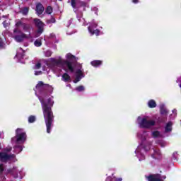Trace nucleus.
Instances as JSON below:
<instances>
[{
    "mask_svg": "<svg viewBox=\"0 0 181 181\" xmlns=\"http://www.w3.org/2000/svg\"><path fill=\"white\" fill-rule=\"evenodd\" d=\"M35 94L38 92L40 95H37L40 100L42 108L43 115L45 118V125L47 127V134H50L52 127H53V122H54V116L52 111V107L54 101L52 98L45 100V98L49 97L53 93V87L49 84H45L43 81H39L35 86Z\"/></svg>",
    "mask_w": 181,
    "mask_h": 181,
    "instance_id": "1",
    "label": "nucleus"
},
{
    "mask_svg": "<svg viewBox=\"0 0 181 181\" xmlns=\"http://www.w3.org/2000/svg\"><path fill=\"white\" fill-rule=\"evenodd\" d=\"M66 60L64 61V70L66 71L62 76V81H64L65 83H70L71 81V78L70 77V75H69V71L70 73H74V68L73 67V63H76L77 60H78V58H76V56H74L71 53H69L66 56Z\"/></svg>",
    "mask_w": 181,
    "mask_h": 181,
    "instance_id": "2",
    "label": "nucleus"
},
{
    "mask_svg": "<svg viewBox=\"0 0 181 181\" xmlns=\"http://www.w3.org/2000/svg\"><path fill=\"white\" fill-rule=\"evenodd\" d=\"M139 128H151V127L155 126V124H156V122L155 120H148L146 118H141V117H139L137 118Z\"/></svg>",
    "mask_w": 181,
    "mask_h": 181,
    "instance_id": "3",
    "label": "nucleus"
},
{
    "mask_svg": "<svg viewBox=\"0 0 181 181\" xmlns=\"http://www.w3.org/2000/svg\"><path fill=\"white\" fill-rule=\"evenodd\" d=\"M14 33V39L16 42L21 43V42H23L25 39H28L29 36L26 35V34L23 33L21 30L16 28L13 30Z\"/></svg>",
    "mask_w": 181,
    "mask_h": 181,
    "instance_id": "4",
    "label": "nucleus"
},
{
    "mask_svg": "<svg viewBox=\"0 0 181 181\" xmlns=\"http://www.w3.org/2000/svg\"><path fill=\"white\" fill-rule=\"evenodd\" d=\"M33 22L35 26L37 28V30L36 32L35 37H39L41 33H43V30H45V23L40 21L39 18H34Z\"/></svg>",
    "mask_w": 181,
    "mask_h": 181,
    "instance_id": "5",
    "label": "nucleus"
},
{
    "mask_svg": "<svg viewBox=\"0 0 181 181\" xmlns=\"http://www.w3.org/2000/svg\"><path fill=\"white\" fill-rule=\"evenodd\" d=\"M16 28H19V26H22L23 30H24V32H29V30H30V24L25 23L21 21H18L16 23Z\"/></svg>",
    "mask_w": 181,
    "mask_h": 181,
    "instance_id": "6",
    "label": "nucleus"
},
{
    "mask_svg": "<svg viewBox=\"0 0 181 181\" xmlns=\"http://www.w3.org/2000/svg\"><path fill=\"white\" fill-rule=\"evenodd\" d=\"M13 158H15V154L8 155L6 153H0V160L1 162H6V160H9V159Z\"/></svg>",
    "mask_w": 181,
    "mask_h": 181,
    "instance_id": "7",
    "label": "nucleus"
},
{
    "mask_svg": "<svg viewBox=\"0 0 181 181\" xmlns=\"http://www.w3.org/2000/svg\"><path fill=\"white\" fill-rule=\"evenodd\" d=\"M163 179H166V177H161L159 174L149 175L148 177V181H163Z\"/></svg>",
    "mask_w": 181,
    "mask_h": 181,
    "instance_id": "8",
    "label": "nucleus"
},
{
    "mask_svg": "<svg viewBox=\"0 0 181 181\" xmlns=\"http://www.w3.org/2000/svg\"><path fill=\"white\" fill-rule=\"evenodd\" d=\"M87 3L81 1L80 0H74V6H72L74 9H80V8H86Z\"/></svg>",
    "mask_w": 181,
    "mask_h": 181,
    "instance_id": "9",
    "label": "nucleus"
},
{
    "mask_svg": "<svg viewBox=\"0 0 181 181\" xmlns=\"http://www.w3.org/2000/svg\"><path fill=\"white\" fill-rule=\"evenodd\" d=\"M35 11L37 15L40 16L45 12V7L43 6V4L41 3H37L36 4V8Z\"/></svg>",
    "mask_w": 181,
    "mask_h": 181,
    "instance_id": "10",
    "label": "nucleus"
},
{
    "mask_svg": "<svg viewBox=\"0 0 181 181\" xmlns=\"http://www.w3.org/2000/svg\"><path fill=\"white\" fill-rule=\"evenodd\" d=\"M154 153L151 155L153 159H162V153H160V150L158 148L153 149Z\"/></svg>",
    "mask_w": 181,
    "mask_h": 181,
    "instance_id": "11",
    "label": "nucleus"
},
{
    "mask_svg": "<svg viewBox=\"0 0 181 181\" xmlns=\"http://www.w3.org/2000/svg\"><path fill=\"white\" fill-rule=\"evenodd\" d=\"M16 136H26V132L23 129L18 128L16 130Z\"/></svg>",
    "mask_w": 181,
    "mask_h": 181,
    "instance_id": "12",
    "label": "nucleus"
},
{
    "mask_svg": "<svg viewBox=\"0 0 181 181\" xmlns=\"http://www.w3.org/2000/svg\"><path fill=\"white\" fill-rule=\"evenodd\" d=\"M79 69H78L76 71V74H78V76H76L77 80H74V83H78V81H80V74H81V73H83V71H81V65H79Z\"/></svg>",
    "mask_w": 181,
    "mask_h": 181,
    "instance_id": "13",
    "label": "nucleus"
},
{
    "mask_svg": "<svg viewBox=\"0 0 181 181\" xmlns=\"http://www.w3.org/2000/svg\"><path fill=\"white\" fill-rule=\"evenodd\" d=\"M172 125H173L172 122H168L166 124L165 127V132L166 134H168L169 132H172Z\"/></svg>",
    "mask_w": 181,
    "mask_h": 181,
    "instance_id": "14",
    "label": "nucleus"
},
{
    "mask_svg": "<svg viewBox=\"0 0 181 181\" xmlns=\"http://www.w3.org/2000/svg\"><path fill=\"white\" fill-rule=\"evenodd\" d=\"M91 66H93V67H100L101 64H103V61L100 60H95L92 61L90 62Z\"/></svg>",
    "mask_w": 181,
    "mask_h": 181,
    "instance_id": "15",
    "label": "nucleus"
},
{
    "mask_svg": "<svg viewBox=\"0 0 181 181\" xmlns=\"http://www.w3.org/2000/svg\"><path fill=\"white\" fill-rule=\"evenodd\" d=\"M20 50H21V52H17L16 57H18L20 60L23 59L25 57V51L22 49V48H20Z\"/></svg>",
    "mask_w": 181,
    "mask_h": 181,
    "instance_id": "16",
    "label": "nucleus"
},
{
    "mask_svg": "<svg viewBox=\"0 0 181 181\" xmlns=\"http://www.w3.org/2000/svg\"><path fill=\"white\" fill-rule=\"evenodd\" d=\"M160 111L162 115H165L166 114H168V110H166L165 105H161L160 106Z\"/></svg>",
    "mask_w": 181,
    "mask_h": 181,
    "instance_id": "17",
    "label": "nucleus"
},
{
    "mask_svg": "<svg viewBox=\"0 0 181 181\" xmlns=\"http://www.w3.org/2000/svg\"><path fill=\"white\" fill-rule=\"evenodd\" d=\"M97 26H98V24L93 23L92 24H90V25L88 27V32H92L93 30H94V29H95V28H97Z\"/></svg>",
    "mask_w": 181,
    "mask_h": 181,
    "instance_id": "18",
    "label": "nucleus"
},
{
    "mask_svg": "<svg viewBox=\"0 0 181 181\" xmlns=\"http://www.w3.org/2000/svg\"><path fill=\"white\" fill-rule=\"evenodd\" d=\"M148 106L149 108H155L156 107V102L153 100H150L148 103Z\"/></svg>",
    "mask_w": 181,
    "mask_h": 181,
    "instance_id": "19",
    "label": "nucleus"
},
{
    "mask_svg": "<svg viewBox=\"0 0 181 181\" xmlns=\"http://www.w3.org/2000/svg\"><path fill=\"white\" fill-rule=\"evenodd\" d=\"M35 121H36V116L30 115L28 117V122H29V124H33V122H35Z\"/></svg>",
    "mask_w": 181,
    "mask_h": 181,
    "instance_id": "20",
    "label": "nucleus"
},
{
    "mask_svg": "<svg viewBox=\"0 0 181 181\" xmlns=\"http://www.w3.org/2000/svg\"><path fill=\"white\" fill-rule=\"evenodd\" d=\"M22 150H23V148H22V146H16L14 147V152L16 153H20V152H22Z\"/></svg>",
    "mask_w": 181,
    "mask_h": 181,
    "instance_id": "21",
    "label": "nucleus"
},
{
    "mask_svg": "<svg viewBox=\"0 0 181 181\" xmlns=\"http://www.w3.org/2000/svg\"><path fill=\"white\" fill-rule=\"evenodd\" d=\"M53 12V8L52 6H48L45 10V13L47 15H50Z\"/></svg>",
    "mask_w": 181,
    "mask_h": 181,
    "instance_id": "22",
    "label": "nucleus"
},
{
    "mask_svg": "<svg viewBox=\"0 0 181 181\" xmlns=\"http://www.w3.org/2000/svg\"><path fill=\"white\" fill-rule=\"evenodd\" d=\"M35 46H36V47H40V46H42V40L40 39H37L34 42Z\"/></svg>",
    "mask_w": 181,
    "mask_h": 181,
    "instance_id": "23",
    "label": "nucleus"
},
{
    "mask_svg": "<svg viewBox=\"0 0 181 181\" xmlns=\"http://www.w3.org/2000/svg\"><path fill=\"white\" fill-rule=\"evenodd\" d=\"M16 144H23V142H25V137H18L16 139Z\"/></svg>",
    "mask_w": 181,
    "mask_h": 181,
    "instance_id": "24",
    "label": "nucleus"
},
{
    "mask_svg": "<svg viewBox=\"0 0 181 181\" xmlns=\"http://www.w3.org/2000/svg\"><path fill=\"white\" fill-rule=\"evenodd\" d=\"M46 22L48 25H49V23H56V18H54L53 16H51V18L47 20Z\"/></svg>",
    "mask_w": 181,
    "mask_h": 181,
    "instance_id": "25",
    "label": "nucleus"
},
{
    "mask_svg": "<svg viewBox=\"0 0 181 181\" xmlns=\"http://www.w3.org/2000/svg\"><path fill=\"white\" fill-rule=\"evenodd\" d=\"M21 13L23 15H28L29 13V8L28 7H25L21 10Z\"/></svg>",
    "mask_w": 181,
    "mask_h": 181,
    "instance_id": "26",
    "label": "nucleus"
},
{
    "mask_svg": "<svg viewBox=\"0 0 181 181\" xmlns=\"http://www.w3.org/2000/svg\"><path fill=\"white\" fill-rule=\"evenodd\" d=\"M89 33H90V35H96V36H100V30L98 29H96L95 30H93Z\"/></svg>",
    "mask_w": 181,
    "mask_h": 181,
    "instance_id": "27",
    "label": "nucleus"
},
{
    "mask_svg": "<svg viewBox=\"0 0 181 181\" xmlns=\"http://www.w3.org/2000/svg\"><path fill=\"white\" fill-rule=\"evenodd\" d=\"M44 54L45 57H50V56H52V51L51 50L45 51Z\"/></svg>",
    "mask_w": 181,
    "mask_h": 181,
    "instance_id": "28",
    "label": "nucleus"
},
{
    "mask_svg": "<svg viewBox=\"0 0 181 181\" xmlns=\"http://www.w3.org/2000/svg\"><path fill=\"white\" fill-rule=\"evenodd\" d=\"M76 91H78V93H81V91H84L85 88L83 86H79L76 88Z\"/></svg>",
    "mask_w": 181,
    "mask_h": 181,
    "instance_id": "29",
    "label": "nucleus"
},
{
    "mask_svg": "<svg viewBox=\"0 0 181 181\" xmlns=\"http://www.w3.org/2000/svg\"><path fill=\"white\" fill-rule=\"evenodd\" d=\"M3 25L4 28H9V26H11V23L8 21H5L3 22Z\"/></svg>",
    "mask_w": 181,
    "mask_h": 181,
    "instance_id": "30",
    "label": "nucleus"
},
{
    "mask_svg": "<svg viewBox=\"0 0 181 181\" xmlns=\"http://www.w3.org/2000/svg\"><path fill=\"white\" fill-rule=\"evenodd\" d=\"M40 67H42V64H40V62H38L35 65L34 69H35V70H39V69H40Z\"/></svg>",
    "mask_w": 181,
    "mask_h": 181,
    "instance_id": "31",
    "label": "nucleus"
},
{
    "mask_svg": "<svg viewBox=\"0 0 181 181\" xmlns=\"http://www.w3.org/2000/svg\"><path fill=\"white\" fill-rule=\"evenodd\" d=\"M4 47H5V43L0 38V49H4Z\"/></svg>",
    "mask_w": 181,
    "mask_h": 181,
    "instance_id": "32",
    "label": "nucleus"
},
{
    "mask_svg": "<svg viewBox=\"0 0 181 181\" xmlns=\"http://www.w3.org/2000/svg\"><path fill=\"white\" fill-rule=\"evenodd\" d=\"M153 136H160L159 132L156 131V132H153Z\"/></svg>",
    "mask_w": 181,
    "mask_h": 181,
    "instance_id": "33",
    "label": "nucleus"
},
{
    "mask_svg": "<svg viewBox=\"0 0 181 181\" xmlns=\"http://www.w3.org/2000/svg\"><path fill=\"white\" fill-rule=\"evenodd\" d=\"M5 152H11L12 151V147L8 146L4 149Z\"/></svg>",
    "mask_w": 181,
    "mask_h": 181,
    "instance_id": "34",
    "label": "nucleus"
},
{
    "mask_svg": "<svg viewBox=\"0 0 181 181\" xmlns=\"http://www.w3.org/2000/svg\"><path fill=\"white\" fill-rule=\"evenodd\" d=\"M42 74V71H35V76H40Z\"/></svg>",
    "mask_w": 181,
    "mask_h": 181,
    "instance_id": "35",
    "label": "nucleus"
},
{
    "mask_svg": "<svg viewBox=\"0 0 181 181\" xmlns=\"http://www.w3.org/2000/svg\"><path fill=\"white\" fill-rule=\"evenodd\" d=\"M4 170V164H0V173H2Z\"/></svg>",
    "mask_w": 181,
    "mask_h": 181,
    "instance_id": "36",
    "label": "nucleus"
},
{
    "mask_svg": "<svg viewBox=\"0 0 181 181\" xmlns=\"http://www.w3.org/2000/svg\"><path fill=\"white\" fill-rule=\"evenodd\" d=\"M74 1L75 0H71V6H74ZM68 2H70V0H69Z\"/></svg>",
    "mask_w": 181,
    "mask_h": 181,
    "instance_id": "37",
    "label": "nucleus"
},
{
    "mask_svg": "<svg viewBox=\"0 0 181 181\" xmlns=\"http://www.w3.org/2000/svg\"><path fill=\"white\" fill-rule=\"evenodd\" d=\"M49 37H51L52 39H54V37H56V35L55 34H50Z\"/></svg>",
    "mask_w": 181,
    "mask_h": 181,
    "instance_id": "38",
    "label": "nucleus"
},
{
    "mask_svg": "<svg viewBox=\"0 0 181 181\" xmlns=\"http://www.w3.org/2000/svg\"><path fill=\"white\" fill-rule=\"evenodd\" d=\"M160 146L163 147V146H166V143H160Z\"/></svg>",
    "mask_w": 181,
    "mask_h": 181,
    "instance_id": "39",
    "label": "nucleus"
},
{
    "mask_svg": "<svg viewBox=\"0 0 181 181\" xmlns=\"http://www.w3.org/2000/svg\"><path fill=\"white\" fill-rule=\"evenodd\" d=\"M72 22H73V21L71 19L69 21V25H68V27H69L70 25H71Z\"/></svg>",
    "mask_w": 181,
    "mask_h": 181,
    "instance_id": "40",
    "label": "nucleus"
},
{
    "mask_svg": "<svg viewBox=\"0 0 181 181\" xmlns=\"http://www.w3.org/2000/svg\"><path fill=\"white\" fill-rule=\"evenodd\" d=\"M133 4H138L139 0H132Z\"/></svg>",
    "mask_w": 181,
    "mask_h": 181,
    "instance_id": "41",
    "label": "nucleus"
},
{
    "mask_svg": "<svg viewBox=\"0 0 181 181\" xmlns=\"http://www.w3.org/2000/svg\"><path fill=\"white\" fill-rule=\"evenodd\" d=\"M115 181H122V178H117L115 180Z\"/></svg>",
    "mask_w": 181,
    "mask_h": 181,
    "instance_id": "42",
    "label": "nucleus"
},
{
    "mask_svg": "<svg viewBox=\"0 0 181 181\" xmlns=\"http://www.w3.org/2000/svg\"><path fill=\"white\" fill-rule=\"evenodd\" d=\"M6 32H8V31H4V32L2 33V35H4V36H5V33H6Z\"/></svg>",
    "mask_w": 181,
    "mask_h": 181,
    "instance_id": "43",
    "label": "nucleus"
},
{
    "mask_svg": "<svg viewBox=\"0 0 181 181\" xmlns=\"http://www.w3.org/2000/svg\"><path fill=\"white\" fill-rule=\"evenodd\" d=\"M145 139H146L145 137H142L143 141H145Z\"/></svg>",
    "mask_w": 181,
    "mask_h": 181,
    "instance_id": "44",
    "label": "nucleus"
},
{
    "mask_svg": "<svg viewBox=\"0 0 181 181\" xmlns=\"http://www.w3.org/2000/svg\"><path fill=\"white\" fill-rule=\"evenodd\" d=\"M2 135H4V134L0 132V136H2Z\"/></svg>",
    "mask_w": 181,
    "mask_h": 181,
    "instance_id": "45",
    "label": "nucleus"
},
{
    "mask_svg": "<svg viewBox=\"0 0 181 181\" xmlns=\"http://www.w3.org/2000/svg\"><path fill=\"white\" fill-rule=\"evenodd\" d=\"M138 152H139V151L137 149V150L136 151V153H138Z\"/></svg>",
    "mask_w": 181,
    "mask_h": 181,
    "instance_id": "46",
    "label": "nucleus"
},
{
    "mask_svg": "<svg viewBox=\"0 0 181 181\" xmlns=\"http://www.w3.org/2000/svg\"><path fill=\"white\" fill-rule=\"evenodd\" d=\"M173 112H176V110H173Z\"/></svg>",
    "mask_w": 181,
    "mask_h": 181,
    "instance_id": "47",
    "label": "nucleus"
},
{
    "mask_svg": "<svg viewBox=\"0 0 181 181\" xmlns=\"http://www.w3.org/2000/svg\"><path fill=\"white\" fill-rule=\"evenodd\" d=\"M142 158H143L142 159H145V156H143Z\"/></svg>",
    "mask_w": 181,
    "mask_h": 181,
    "instance_id": "48",
    "label": "nucleus"
},
{
    "mask_svg": "<svg viewBox=\"0 0 181 181\" xmlns=\"http://www.w3.org/2000/svg\"><path fill=\"white\" fill-rule=\"evenodd\" d=\"M13 139H14V138H12V139H11V141H13Z\"/></svg>",
    "mask_w": 181,
    "mask_h": 181,
    "instance_id": "49",
    "label": "nucleus"
},
{
    "mask_svg": "<svg viewBox=\"0 0 181 181\" xmlns=\"http://www.w3.org/2000/svg\"><path fill=\"white\" fill-rule=\"evenodd\" d=\"M141 145H144V141H142V144H141Z\"/></svg>",
    "mask_w": 181,
    "mask_h": 181,
    "instance_id": "50",
    "label": "nucleus"
}]
</instances>
